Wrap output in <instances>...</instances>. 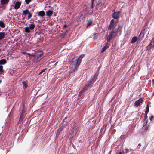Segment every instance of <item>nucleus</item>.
I'll return each mask as SVG.
<instances>
[{"label": "nucleus", "instance_id": "obj_1", "mask_svg": "<svg viewBox=\"0 0 154 154\" xmlns=\"http://www.w3.org/2000/svg\"><path fill=\"white\" fill-rule=\"evenodd\" d=\"M84 56V54H82L78 58L75 57L72 59L71 65L73 69V72H75L78 69L81 63V60Z\"/></svg>", "mask_w": 154, "mask_h": 154}, {"label": "nucleus", "instance_id": "obj_2", "mask_svg": "<svg viewBox=\"0 0 154 154\" xmlns=\"http://www.w3.org/2000/svg\"><path fill=\"white\" fill-rule=\"evenodd\" d=\"M147 23H146L145 25V26L143 28V29L142 30L141 32L140 35H139V38L141 40H142V39L143 38L144 35V33H145L146 31H148V34L149 32V29H148L146 27V26H147Z\"/></svg>", "mask_w": 154, "mask_h": 154}, {"label": "nucleus", "instance_id": "obj_3", "mask_svg": "<svg viewBox=\"0 0 154 154\" xmlns=\"http://www.w3.org/2000/svg\"><path fill=\"white\" fill-rule=\"evenodd\" d=\"M78 128H74L72 130L71 132L70 133L69 137L70 139H72L78 131Z\"/></svg>", "mask_w": 154, "mask_h": 154}, {"label": "nucleus", "instance_id": "obj_4", "mask_svg": "<svg viewBox=\"0 0 154 154\" xmlns=\"http://www.w3.org/2000/svg\"><path fill=\"white\" fill-rule=\"evenodd\" d=\"M69 118H68V120L67 119V117H65L62 122L60 128L63 129L65 128L66 126L69 123Z\"/></svg>", "mask_w": 154, "mask_h": 154}, {"label": "nucleus", "instance_id": "obj_5", "mask_svg": "<svg viewBox=\"0 0 154 154\" xmlns=\"http://www.w3.org/2000/svg\"><path fill=\"white\" fill-rule=\"evenodd\" d=\"M116 35L115 34V31L114 30H112L111 32H110L109 35L106 37V39L108 42H109Z\"/></svg>", "mask_w": 154, "mask_h": 154}, {"label": "nucleus", "instance_id": "obj_6", "mask_svg": "<svg viewBox=\"0 0 154 154\" xmlns=\"http://www.w3.org/2000/svg\"><path fill=\"white\" fill-rule=\"evenodd\" d=\"M23 14L24 15L26 16L28 14V19H29L31 18L32 16V14L30 12L29 10L26 9L24 10L23 12Z\"/></svg>", "mask_w": 154, "mask_h": 154}, {"label": "nucleus", "instance_id": "obj_7", "mask_svg": "<svg viewBox=\"0 0 154 154\" xmlns=\"http://www.w3.org/2000/svg\"><path fill=\"white\" fill-rule=\"evenodd\" d=\"M113 11H114V12L112 15V17L114 19H118L119 17V14L120 13V12L118 11L116 12L114 10H113Z\"/></svg>", "mask_w": 154, "mask_h": 154}, {"label": "nucleus", "instance_id": "obj_8", "mask_svg": "<svg viewBox=\"0 0 154 154\" xmlns=\"http://www.w3.org/2000/svg\"><path fill=\"white\" fill-rule=\"evenodd\" d=\"M143 102V100L142 98H140L138 100H136L134 103V106H138L140 104H141Z\"/></svg>", "mask_w": 154, "mask_h": 154}, {"label": "nucleus", "instance_id": "obj_9", "mask_svg": "<svg viewBox=\"0 0 154 154\" xmlns=\"http://www.w3.org/2000/svg\"><path fill=\"white\" fill-rule=\"evenodd\" d=\"M92 83H90V82L89 83L88 85H86L85 86L83 89L82 90V92H83L87 90V89L89 88H91L92 86Z\"/></svg>", "mask_w": 154, "mask_h": 154}, {"label": "nucleus", "instance_id": "obj_10", "mask_svg": "<svg viewBox=\"0 0 154 154\" xmlns=\"http://www.w3.org/2000/svg\"><path fill=\"white\" fill-rule=\"evenodd\" d=\"M122 26L118 25L117 30L115 31V34L117 35L118 32H119V34L120 35H121L122 32Z\"/></svg>", "mask_w": 154, "mask_h": 154}, {"label": "nucleus", "instance_id": "obj_11", "mask_svg": "<svg viewBox=\"0 0 154 154\" xmlns=\"http://www.w3.org/2000/svg\"><path fill=\"white\" fill-rule=\"evenodd\" d=\"M154 47V42L152 41L150 44L147 46L146 48L147 50H149L151 48Z\"/></svg>", "mask_w": 154, "mask_h": 154}, {"label": "nucleus", "instance_id": "obj_12", "mask_svg": "<svg viewBox=\"0 0 154 154\" xmlns=\"http://www.w3.org/2000/svg\"><path fill=\"white\" fill-rule=\"evenodd\" d=\"M21 3L20 2L18 1L15 3L14 8L15 9H18L20 7Z\"/></svg>", "mask_w": 154, "mask_h": 154}, {"label": "nucleus", "instance_id": "obj_13", "mask_svg": "<svg viewBox=\"0 0 154 154\" xmlns=\"http://www.w3.org/2000/svg\"><path fill=\"white\" fill-rule=\"evenodd\" d=\"M24 112V111L23 109L22 113L20 114V116L19 119V121L20 122H21L23 120L24 116H25Z\"/></svg>", "mask_w": 154, "mask_h": 154}, {"label": "nucleus", "instance_id": "obj_14", "mask_svg": "<svg viewBox=\"0 0 154 154\" xmlns=\"http://www.w3.org/2000/svg\"><path fill=\"white\" fill-rule=\"evenodd\" d=\"M109 47V44L108 43H106L105 45L102 48L101 50V52H103L105 51L106 49L108 48Z\"/></svg>", "mask_w": 154, "mask_h": 154}, {"label": "nucleus", "instance_id": "obj_15", "mask_svg": "<svg viewBox=\"0 0 154 154\" xmlns=\"http://www.w3.org/2000/svg\"><path fill=\"white\" fill-rule=\"evenodd\" d=\"M53 14V12L51 10H49L46 12V15L48 17H50Z\"/></svg>", "mask_w": 154, "mask_h": 154}, {"label": "nucleus", "instance_id": "obj_16", "mask_svg": "<svg viewBox=\"0 0 154 154\" xmlns=\"http://www.w3.org/2000/svg\"><path fill=\"white\" fill-rule=\"evenodd\" d=\"M45 14V13L43 11H41L39 12L38 13V15L41 17L44 16Z\"/></svg>", "mask_w": 154, "mask_h": 154}, {"label": "nucleus", "instance_id": "obj_17", "mask_svg": "<svg viewBox=\"0 0 154 154\" xmlns=\"http://www.w3.org/2000/svg\"><path fill=\"white\" fill-rule=\"evenodd\" d=\"M5 37V33L3 32H0V41L3 39Z\"/></svg>", "mask_w": 154, "mask_h": 154}, {"label": "nucleus", "instance_id": "obj_18", "mask_svg": "<svg viewBox=\"0 0 154 154\" xmlns=\"http://www.w3.org/2000/svg\"><path fill=\"white\" fill-rule=\"evenodd\" d=\"M7 63L6 60L4 59H2L0 60V65H4Z\"/></svg>", "mask_w": 154, "mask_h": 154}, {"label": "nucleus", "instance_id": "obj_19", "mask_svg": "<svg viewBox=\"0 0 154 154\" xmlns=\"http://www.w3.org/2000/svg\"><path fill=\"white\" fill-rule=\"evenodd\" d=\"M29 28L31 30H33L35 27V24L34 23H32L31 24L29 25Z\"/></svg>", "mask_w": 154, "mask_h": 154}, {"label": "nucleus", "instance_id": "obj_20", "mask_svg": "<svg viewBox=\"0 0 154 154\" xmlns=\"http://www.w3.org/2000/svg\"><path fill=\"white\" fill-rule=\"evenodd\" d=\"M9 0H1V3L2 5H5L8 3Z\"/></svg>", "mask_w": 154, "mask_h": 154}, {"label": "nucleus", "instance_id": "obj_21", "mask_svg": "<svg viewBox=\"0 0 154 154\" xmlns=\"http://www.w3.org/2000/svg\"><path fill=\"white\" fill-rule=\"evenodd\" d=\"M23 84V88L24 89L26 88L27 86V82L26 81H24L22 82Z\"/></svg>", "mask_w": 154, "mask_h": 154}, {"label": "nucleus", "instance_id": "obj_22", "mask_svg": "<svg viewBox=\"0 0 154 154\" xmlns=\"http://www.w3.org/2000/svg\"><path fill=\"white\" fill-rule=\"evenodd\" d=\"M137 39V37L135 36L133 37L131 40V43H133L136 42Z\"/></svg>", "mask_w": 154, "mask_h": 154}, {"label": "nucleus", "instance_id": "obj_23", "mask_svg": "<svg viewBox=\"0 0 154 154\" xmlns=\"http://www.w3.org/2000/svg\"><path fill=\"white\" fill-rule=\"evenodd\" d=\"M5 26L4 23L2 21H0V27L2 28H4Z\"/></svg>", "mask_w": 154, "mask_h": 154}, {"label": "nucleus", "instance_id": "obj_24", "mask_svg": "<svg viewBox=\"0 0 154 154\" xmlns=\"http://www.w3.org/2000/svg\"><path fill=\"white\" fill-rule=\"evenodd\" d=\"M30 28L28 27H26L25 28V32H26L29 33L30 32Z\"/></svg>", "mask_w": 154, "mask_h": 154}, {"label": "nucleus", "instance_id": "obj_25", "mask_svg": "<svg viewBox=\"0 0 154 154\" xmlns=\"http://www.w3.org/2000/svg\"><path fill=\"white\" fill-rule=\"evenodd\" d=\"M62 128H59L57 131L56 134V136H58V135L59 134L60 132L62 130Z\"/></svg>", "mask_w": 154, "mask_h": 154}, {"label": "nucleus", "instance_id": "obj_26", "mask_svg": "<svg viewBox=\"0 0 154 154\" xmlns=\"http://www.w3.org/2000/svg\"><path fill=\"white\" fill-rule=\"evenodd\" d=\"M92 23V20H89L86 26L87 27H88Z\"/></svg>", "mask_w": 154, "mask_h": 154}, {"label": "nucleus", "instance_id": "obj_27", "mask_svg": "<svg viewBox=\"0 0 154 154\" xmlns=\"http://www.w3.org/2000/svg\"><path fill=\"white\" fill-rule=\"evenodd\" d=\"M98 74H99V70H98L97 71L95 74L94 75V77L93 78L95 79H96L98 75Z\"/></svg>", "mask_w": 154, "mask_h": 154}, {"label": "nucleus", "instance_id": "obj_28", "mask_svg": "<svg viewBox=\"0 0 154 154\" xmlns=\"http://www.w3.org/2000/svg\"><path fill=\"white\" fill-rule=\"evenodd\" d=\"M149 107L148 105L146 106V110L145 111V114H146V115L147 114L148 112H149Z\"/></svg>", "mask_w": 154, "mask_h": 154}, {"label": "nucleus", "instance_id": "obj_29", "mask_svg": "<svg viewBox=\"0 0 154 154\" xmlns=\"http://www.w3.org/2000/svg\"><path fill=\"white\" fill-rule=\"evenodd\" d=\"M127 137V135L125 134H124L121 135L120 137V138L121 140L124 139L125 138Z\"/></svg>", "mask_w": 154, "mask_h": 154}, {"label": "nucleus", "instance_id": "obj_30", "mask_svg": "<svg viewBox=\"0 0 154 154\" xmlns=\"http://www.w3.org/2000/svg\"><path fill=\"white\" fill-rule=\"evenodd\" d=\"M114 26V24L110 23V24L108 27V29H109V30L111 29Z\"/></svg>", "mask_w": 154, "mask_h": 154}, {"label": "nucleus", "instance_id": "obj_31", "mask_svg": "<svg viewBox=\"0 0 154 154\" xmlns=\"http://www.w3.org/2000/svg\"><path fill=\"white\" fill-rule=\"evenodd\" d=\"M43 55V53H40V54H38L37 56V60H39V58L41 57L42 55Z\"/></svg>", "mask_w": 154, "mask_h": 154}, {"label": "nucleus", "instance_id": "obj_32", "mask_svg": "<svg viewBox=\"0 0 154 154\" xmlns=\"http://www.w3.org/2000/svg\"><path fill=\"white\" fill-rule=\"evenodd\" d=\"M4 70L3 69V67L2 66H0V72L1 74L2 73Z\"/></svg>", "mask_w": 154, "mask_h": 154}, {"label": "nucleus", "instance_id": "obj_33", "mask_svg": "<svg viewBox=\"0 0 154 154\" xmlns=\"http://www.w3.org/2000/svg\"><path fill=\"white\" fill-rule=\"evenodd\" d=\"M25 1L26 4L28 5L31 1L32 0H25Z\"/></svg>", "mask_w": 154, "mask_h": 154}, {"label": "nucleus", "instance_id": "obj_34", "mask_svg": "<svg viewBox=\"0 0 154 154\" xmlns=\"http://www.w3.org/2000/svg\"><path fill=\"white\" fill-rule=\"evenodd\" d=\"M123 153V150H120L118 152L116 153V154H122Z\"/></svg>", "mask_w": 154, "mask_h": 154}, {"label": "nucleus", "instance_id": "obj_35", "mask_svg": "<svg viewBox=\"0 0 154 154\" xmlns=\"http://www.w3.org/2000/svg\"><path fill=\"white\" fill-rule=\"evenodd\" d=\"M46 68L44 69H43L42 70H41V72L39 73V74H41L43 72H44L45 70H46Z\"/></svg>", "mask_w": 154, "mask_h": 154}, {"label": "nucleus", "instance_id": "obj_36", "mask_svg": "<svg viewBox=\"0 0 154 154\" xmlns=\"http://www.w3.org/2000/svg\"><path fill=\"white\" fill-rule=\"evenodd\" d=\"M148 122V119H145L143 121V124L144 125H145Z\"/></svg>", "mask_w": 154, "mask_h": 154}, {"label": "nucleus", "instance_id": "obj_37", "mask_svg": "<svg viewBox=\"0 0 154 154\" xmlns=\"http://www.w3.org/2000/svg\"><path fill=\"white\" fill-rule=\"evenodd\" d=\"M93 78L92 79H91L89 81L90 83H92V84L94 82V80Z\"/></svg>", "mask_w": 154, "mask_h": 154}, {"label": "nucleus", "instance_id": "obj_38", "mask_svg": "<svg viewBox=\"0 0 154 154\" xmlns=\"http://www.w3.org/2000/svg\"><path fill=\"white\" fill-rule=\"evenodd\" d=\"M114 20L113 19H112L110 22V23L113 24H114Z\"/></svg>", "mask_w": 154, "mask_h": 154}, {"label": "nucleus", "instance_id": "obj_39", "mask_svg": "<svg viewBox=\"0 0 154 154\" xmlns=\"http://www.w3.org/2000/svg\"><path fill=\"white\" fill-rule=\"evenodd\" d=\"M107 126V125H103V129L104 128H105V130Z\"/></svg>", "mask_w": 154, "mask_h": 154}, {"label": "nucleus", "instance_id": "obj_40", "mask_svg": "<svg viewBox=\"0 0 154 154\" xmlns=\"http://www.w3.org/2000/svg\"><path fill=\"white\" fill-rule=\"evenodd\" d=\"M153 116H151L149 117V119L150 120H152L153 118Z\"/></svg>", "mask_w": 154, "mask_h": 154}, {"label": "nucleus", "instance_id": "obj_41", "mask_svg": "<svg viewBox=\"0 0 154 154\" xmlns=\"http://www.w3.org/2000/svg\"><path fill=\"white\" fill-rule=\"evenodd\" d=\"M145 119H146V120L147 119V115H146H146H145Z\"/></svg>", "mask_w": 154, "mask_h": 154}, {"label": "nucleus", "instance_id": "obj_42", "mask_svg": "<svg viewBox=\"0 0 154 154\" xmlns=\"http://www.w3.org/2000/svg\"><path fill=\"white\" fill-rule=\"evenodd\" d=\"M27 54L29 56H32V55L30 54L29 53H27Z\"/></svg>", "mask_w": 154, "mask_h": 154}, {"label": "nucleus", "instance_id": "obj_43", "mask_svg": "<svg viewBox=\"0 0 154 154\" xmlns=\"http://www.w3.org/2000/svg\"><path fill=\"white\" fill-rule=\"evenodd\" d=\"M152 83L153 85L154 84V79H153L152 81Z\"/></svg>", "mask_w": 154, "mask_h": 154}, {"label": "nucleus", "instance_id": "obj_44", "mask_svg": "<svg viewBox=\"0 0 154 154\" xmlns=\"http://www.w3.org/2000/svg\"><path fill=\"white\" fill-rule=\"evenodd\" d=\"M91 8H93V3H92V2H91Z\"/></svg>", "mask_w": 154, "mask_h": 154}, {"label": "nucleus", "instance_id": "obj_45", "mask_svg": "<svg viewBox=\"0 0 154 154\" xmlns=\"http://www.w3.org/2000/svg\"><path fill=\"white\" fill-rule=\"evenodd\" d=\"M67 26L66 25H64V26H63V27L64 28H66V27Z\"/></svg>", "mask_w": 154, "mask_h": 154}, {"label": "nucleus", "instance_id": "obj_46", "mask_svg": "<svg viewBox=\"0 0 154 154\" xmlns=\"http://www.w3.org/2000/svg\"><path fill=\"white\" fill-rule=\"evenodd\" d=\"M97 37H96V36H94V39H97Z\"/></svg>", "mask_w": 154, "mask_h": 154}, {"label": "nucleus", "instance_id": "obj_47", "mask_svg": "<svg viewBox=\"0 0 154 154\" xmlns=\"http://www.w3.org/2000/svg\"><path fill=\"white\" fill-rule=\"evenodd\" d=\"M27 52H23V54H27Z\"/></svg>", "mask_w": 154, "mask_h": 154}, {"label": "nucleus", "instance_id": "obj_48", "mask_svg": "<svg viewBox=\"0 0 154 154\" xmlns=\"http://www.w3.org/2000/svg\"><path fill=\"white\" fill-rule=\"evenodd\" d=\"M95 0H91V2H92V3H93L94 2Z\"/></svg>", "mask_w": 154, "mask_h": 154}, {"label": "nucleus", "instance_id": "obj_49", "mask_svg": "<svg viewBox=\"0 0 154 154\" xmlns=\"http://www.w3.org/2000/svg\"><path fill=\"white\" fill-rule=\"evenodd\" d=\"M101 66H99V69H98V70H99V69H100V68H101Z\"/></svg>", "mask_w": 154, "mask_h": 154}, {"label": "nucleus", "instance_id": "obj_50", "mask_svg": "<svg viewBox=\"0 0 154 154\" xmlns=\"http://www.w3.org/2000/svg\"><path fill=\"white\" fill-rule=\"evenodd\" d=\"M138 146H141V145L140 143H139V144H138Z\"/></svg>", "mask_w": 154, "mask_h": 154}, {"label": "nucleus", "instance_id": "obj_51", "mask_svg": "<svg viewBox=\"0 0 154 154\" xmlns=\"http://www.w3.org/2000/svg\"><path fill=\"white\" fill-rule=\"evenodd\" d=\"M152 41L154 42V38H153V39L152 40Z\"/></svg>", "mask_w": 154, "mask_h": 154}, {"label": "nucleus", "instance_id": "obj_52", "mask_svg": "<svg viewBox=\"0 0 154 154\" xmlns=\"http://www.w3.org/2000/svg\"><path fill=\"white\" fill-rule=\"evenodd\" d=\"M9 10H11V8H10Z\"/></svg>", "mask_w": 154, "mask_h": 154}, {"label": "nucleus", "instance_id": "obj_53", "mask_svg": "<svg viewBox=\"0 0 154 154\" xmlns=\"http://www.w3.org/2000/svg\"><path fill=\"white\" fill-rule=\"evenodd\" d=\"M150 103V102H149V103Z\"/></svg>", "mask_w": 154, "mask_h": 154}]
</instances>
